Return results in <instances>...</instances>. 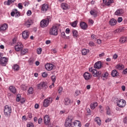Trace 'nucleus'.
<instances>
[{
  "mask_svg": "<svg viewBox=\"0 0 127 127\" xmlns=\"http://www.w3.org/2000/svg\"><path fill=\"white\" fill-rule=\"evenodd\" d=\"M52 53H54V54H55L57 52V51L56 50V49H51Z\"/></svg>",
  "mask_w": 127,
  "mask_h": 127,
  "instance_id": "680f3d73",
  "label": "nucleus"
},
{
  "mask_svg": "<svg viewBox=\"0 0 127 127\" xmlns=\"http://www.w3.org/2000/svg\"><path fill=\"white\" fill-rule=\"evenodd\" d=\"M63 91V88L62 87H60L58 90L59 94H61Z\"/></svg>",
  "mask_w": 127,
  "mask_h": 127,
  "instance_id": "864d4df0",
  "label": "nucleus"
},
{
  "mask_svg": "<svg viewBox=\"0 0 127 127\" xmlns=\"http://www.w3.org/2000/svg\"><path fill=\"white\" fill-rule=\"evenodd\" d=\"M80 26L81 27V29H83V30H86L87 28H88V25L84 22H82L80 23Z\"/></svg>",
  "mask_w": 127,
  "mask_h": 127,
  "instance_id": "412c9836",
  "label": "nucleus"
},
{
  "mask_svg": "<svg viewBox=\"0 0 127 127\" xmlns=\"http://www.w3.org/2000/svg\"><path fill=\"white\" fill-rule=\"evenodd\" d=\"M120 43H125L127 42V37H122L119 40Z\"/></svg>",
  "mask_w": 127,
  "mask_h": 127,
  "instance_id": "c756f323",
  "label": "nucleus"
},
{
  "mask_svg": "<svg viewBox=\"0 0 127 127\" xmlns=\"http://www.w3.org/2000/svg\"><path fill=\"white\" fill-rule=\"evenodd\" d=\"M115 14V15H118L119 16L122 15V14H124V11L123 10V9H117L116 11Z\"/></svg>",
  "mask_w": 127,
  "mask_h": 127,
  "instance_id": "4be33fe9",
  "label": "nucleus"
},
{
  "mask_svg": "<svg viewBox=\"0 0 127 127\" xmlns=\"http://www.w3.org/2000/svg\"><path fill=\"white\" fill-rule=\"evenodd\" d=\"M116 68L118 70H122V69H124V68H125V66L123 64H117L116 66Z\"/></svg>",
  "mask_w": 127,
  "mask_h": 127,
  "instance_id": "f704fd0d",
  "label": "nucleus"
},
{
  "mask_svg": "<svg viewBox=\"0 0 127 127\" xmlns=\"http://www.w3.org/2000/svg\"><path fill=\"white\" fill-rule=\"evenodd\" d=\"M95 121L96 123H97V125H98V126H101V119H100V118L96 117L95 119Z\"/></svg>",
  "mask_w": 127,
  "mask_h": 127,
  "instance_id": "4c0bfd02",
  "label": "nucleus"
},
{
  "mask_svg": "<svg viewBox=\"0 0 127 127\" xmlns=\"http://www.w3.org/2000/svg\"><path fill=\"white\" fill-rule=\"evenodd\" d=\"M91 38H92L94 40H96V39H97V36L95 35H92Z\"/></svg>",
  "mask_w": 127,
  "mask_h": 127,
  "instance_id": "e2e57ef3",
  "label": "nucleus"
},
{
  "mask_svg": "<svg viewBox=\"0 0 127 127\" xmlns=\"http://www.w3.org/2000/svg\"><path fill=\"white\" fill-rule=\"evenodd\" d=\"M27 127H34V125L32 123H29L27 124Z\"/></svg>",
  "mask_w": 127,
  "mask_h": 127,
  "instance_id": "09e8293b",
  "label": "nucleus"
},
{
  "mask_svg": "<svg viewBox=\"0 0 127 127\" xmlns=\"http://www.w3.org/2000/svg\"><path fill=\"white\" fill-rule=\"evenodd\" d=\"M53 102V99L52 97H48L44 100L43 106L45 108H47V107L50 105V104H52Z\"/></svg>",
  "mask_w": 127,
  "mask_h": 127,
  "instance_id": "f03ea898",
  "label": "nucleus"
},
{
  "mask_svg": "<svg viewBox=\"0 0 127 127\" xmlns=\"http://www.w3.org/2000/svg\"><path fill=\"white\" fill-rule=\"evenodd\" d=\"M51 79L52 80L53 83H55L56 81V76L55 75H52L51 76Z\"/></svg>",
  "mask_w": 127,
  "mask_h": 127,
  "instance_id": "c03bdc74",
  "label": "nucleus"
},
{
  "mask_svg": "<svg viewBox=\"0 0 127 127\" xmlns=\"http://www.w3.org/2000/svg\"><path fill=\"white\" fill-rule=\"evenodd\" d=\"M81 122L79 121H75L71 124V127H81Z\"/></svg>",
  "mask_w": 127,
  "mask_h": 127,
  "instance_id": "f3484780",
  "label": "nucleus"
},
{
  "mask_svg": "<svg viewBox=\"0 0 127 127\" xmlns=\"http://www.w3.org/2000/svg\"><path fill=\"white\" fill-rule=\"evenodd\" d=\"M83 77H84L85 80H86V81H88V80H90V79H91V78H92V74L90 73V72H85L83 74Z\"/></svg>",
  "mask_w": 127,
  "mask_h": 127,
  "instance_id": "ddd939ff",
  "label": "nucleus"
},
{
  "mask_svg": "<svg viewBox=\"0 0 127 127\" xmlns=\"http://www.w3.org/2000/svg\"><path fill=\"white\" fill-rule=\"evenodd\" d=\"M114 102L118 104V102L120 101L118 98L115 97L114 99Z\"/></svg>",
  "mask_w": 127,
  "mask_h": 127,
  "instance_id": "5fc2aeb1",
  "label": "nucleus"
},
{
  "mask_svg": "<svg viewBox=\"0 0 127 127\" xmlns=\"http://www.w3.org/2000/svg\"><path fill=\"white\" fill-rule=\"evenodd\" d=\"M127 102L126 100L124 99H119L118 102H117V106L119 107V108H125L126 107V105Z\"/></svg>",
  "mask_w": 127,
  "mask_h": 127,
  "instance_id": "6e6552de",
  "label": "nucleus"
},
{
  "mask_svg": "<svg viewBox=\"0 0 127 127\" xmlns=\"http://www.w3.org/2000/svg\"><path fill=\"white\" fill-rule=\"evenodd\" d=\"M118 21L119 23H121V21H123V17H119L118 19Z\"/></svg>",
  "mask_w": 127,
  "mask_h": 127,
  "instance_id": "69168bd1",
  "label": "nucleus"
},
{
  "mask_svg": "<svg viewBox=\"0 0 127 127\" xmlns=\"http://www.w3.org/2000/svg\"><path fill=\"white\" fill-rule=\"evenodd\" d=\"M95 69L93 68V67H90L89 68V72H91V73H92V74L94 73V71H95Z\"/></svg>",
  "mask_w": 127,
  "mask_h": 127,
  "instance_id": "6e6d98bb",
  "label": "nucleus"
},
{
  "mask_svg": "<svg viewBox=\"0 0 127 127\" xmlns=\"http://www.w3.org/2000/svg\"><path fill=\"white\" fill-rule=\"evenodd\" d=\"M54 67V65L50 63H47L45 65V68L48 71H51V70L53 69Z\"/></svg>",
  "mask_w": 127,
  "mask_h": 127,
  "instance_id": "dca6fc26",
  "label": "nucleus"
},
{
  "mask_svg": "<svg viewBox=\"0 0 127 127\" xmlns=\"http://www.w3.org/2000/svg\"><path fill=\"white\" fill-rule=\"evenodd\" d=\"M28 94H33V88L30 87L28 90Z\"/></svg>",
  "mask_w": 127,
  "mask_h": 127,
  "instance_id": "37998d69",
  "label": "nucleus"
},
{
  "mask_svg": "<svg viewBox=\"0 0 127 127\" xmlns=\"http://www.w3.org/2000/svg\"><path fill=\"white\" fill-rule=\"evenodd\" d=\"M122 31H123V28H120L114 30V32L115 33H120V32H122Z\"/></svg>",
  "mask_w": 127,
  "mask_h": 127,
  "instance_id": "ea45409f",
  "label": "nucleus"
},
{
  "mask_svg": "<svg viewBox=\"0 0 127 127\" xmlns=\"http://www.w3.org/2000/svg\"><path fill=\"white\" fill-rule=\"evenodd\" d=\"M89 46H95V43L93 42H90L89 43Z\"/></svg>",
  "mask_w": 127,
  "mask_h": 127,
  "instance_id": "0e129e2a",
  "label": "nucleus"
},
{
  "mask_svg": "<svg viewBox=\"0 0 127 127\" xmlns=\"http://www.w3.org/2000/svg\"><path fill=\"white\" fill-rule=\"evenodd\" d=\"M46 20H47V21H48L49 23V21H51V16H47Z\"/></svg>",
  "mask_w": 127,
  "mask_h": 127,
  "instance_id": "13d9d810",
  "label": "nucleus"
},
{
  "mask_svg": "<svg viewBox=\"0 0 127 127\" xmlns=\"http://www.w3.org/2000/svg\"><path fill=\"white\" fill-rule=\"evenodd\" d=\"M33 24V21L31 19L27 20L25 22L24 25L26 26V27H30V25Z\"/></svg>",
  "mask_w": 127,
  "mask_h": 127,
  "instance_id": "6ab92c4d",
  "label": "nucleus"
},
{
  "mask_svg": "<svg viewBox=\"0 0 127 127\" xmlns=\"http://www.w3.org/2000/svg\"><path fill=\"white\" fill-rule=\"evenodd\" d=\"M21 89L23 91H25V90H26V86H25V85H21Z\"/></svg>",
  "mask_w": 127,
  "mask_h": 127,
  "instance_id": "bf43d9fd",
  "label": "nucleus"
},
{
  "mask_svg": "<svg viewBox=\"0 0 127 127\" xmlns=\"http://www.w3.org/2000/svg\"><path fill=\"white\" fill-rule=\"evenodd\" d=\"M31 14V10H28V11L27 12V15H28V16H30Z\"/></svg>",
  "mask_w": 127,
  "mask_h": 127,
  "instance_id": "338daca9",
  "label": "nucleus"
},
{
  "mask_svg": "<svg viewBox=\"0 0 127 127\" xmlns=\"http://www.w3.org/2000/svg\"><path fill=\"white\" fill-rule=\"evenodd\" d=\"M22 36L23 39L26 40L29 37V33L27 30L24 31L22 33Z\"/></svg>",
  "mask_w": 127,
  "mask_h": 127,
  "instance_id": "4468645a",
  "label": "nucleus"
},
{
  "mask_svg": "<svg viewBox=\"0 0 127 127\" xmlns=\"http://www.w3.org/2000/svg\"><path fill=\"white\" fill-rule=\"evenodd\" d=\"M70 25L72 26V27H76V26H77V21H74V22L70 23Z\"/></svg>",
  "mask_w": 127,
  "mask_h": 127,
  "instance_id": "79ce46f5",
  "label": "nucleus"
},
{
  "mask_svg": "<svg viewBox=\"0 0 127 127\" xmlns=\"http://www.w3.org/2000/svg\"><path fill=\"white\" fill-rule=\"evenodd\" d=\"M97 106H98V103H97L96 102H94L90 104V108L91 109V110H95Z\"/></svg>",
  "mask_w": 127,
  "mask_h": 127,
  "instance_id": "cd10ccee",
  "label": "nucleus"
},
{
  "mask_svg": "<svg viewBox=\"0 0 127 127\" xmlns=\"http://www.w3.org/2000/svg\"><path fill=\"white\" fill-rule=\"evenodd\" d=\"M42 76L43 77V78H46V77L48 76V74H47L46 72H43L42 74Z\"/></svg>",
  "mask_w": 127,
  "mask_h": 127,
  "instance_id": "4d7b16f0",
  "label": "nucleus"
},
{
  "mask_svg": "<svg viewBox=\"0 0 127 127\" xmlns=\"http://www.w3.org/2000/svg\"><path fill=\"white\" fill-rule=\"evenodd\" d=\"M61 36L63 37V38H65V37H66V36L65 35V32H63L61 34Z\"/></svg>",
  "mask_w": 127,
  "mask_h": 127,
  "instance_id": "774afa93",
  "label": "nucleus"
},
{
  "mask_svg": "<svg viewBox=\"0 0 127 127\" xmlns=\"http://www.w3.org/2000/svg\"><path fill=\"white\" fill-rule=\"evenodd\" d=\"M94 67L95 69H101L102 68V63L101 62H96L94 65Z\"/></svg>",
  "mask_w": 127,
  "mask_h": 127,
  "instance_id": "aec40b11",
  "label": "nucleus"
},
{
  "mask_svg": "<svg viewBox=\"0 0 127 127\" xmlns=\"http://www.w3.org/2000/svg\"><path fill=\"white\" fill-rule=\"evenodd\" d=\"M15 0H8L7 1H5L4 2V4L5 5H10L12 3V2H14Z\"/></svg>",
  "mask_w": 127,
  "mask_h": 127,
  "instance_id": "c85d7f7f",
  "label": "nucleus"
},
{
  "mask_svg": "<svg viewBox=\"0 0 127 127\" xmlns=\"http://www.w3.org/2000/svg\"><path fill=\"white\" fill-rule=\"evenodd\" d=\"M9 90L10 92H11V93H13V94H15V93H16V88H15V87L12 85L9 87Z\"/></svg>",
  "mask_w": 127,
  "mask_h": 127,
  "instance_id": "a878e982",
  "label": "nucleus"
},
{
  "mask_svg": "<svg viewBox=\"0 0 127 127\" xmlns=\"http://www.w3.org/2000/svg\"><path fill=\"white\" fill-rule=\"evenodd\" d=\"M18 7L20 9H22L23 7V6H22V4L21 3H19L18 4Z\"/></svg>",
  "mask_w": 127,
  "mask_h": 127,
  "instance_id": "3c124183",
  "label": "nucleus"
},
{
  "mask_svg": "<svg viewBox=\"0 0 127 127\" xmlns=\"http://www.w3.org/2000/svg\"><path fill=\"white\" fill-rule=\"evenodd\" d=\"M49 24V23L48 21H47V20H46V19H43L40 22V26L42 28H44L45 27H47Z\"/></svg>",
  "mask_w": 127,
  "mask_h": 127,
  "instance_id": "1a4fd4ad",
  "label": "nucleus"
},
{
  "mask_svg": "<svg viewBox=\"0 0 127 127\" xmlns=\"http://www.w3.org/2000/svg\"><path fill=\"white\" fill-rule=\"evenodd\" d=\"M48 10V4L45 3L41 5V11L42 13H45L46 11Z\"/></svg>",
  "mask_w": 127,
  "mask_h": 127,
  "instance_id": "9d476101",
  "label": "nucleus"
},
{
  "mask_svg": "<svg viewBox=\"0 0 127 127\" xmlns=\"http://www.w3.org/2000/svg\"><path fill=\"white\" fill-rule=\"evenodd\" d=\"M72 33L73 34V36L74 38H77L78 37V31L76 30H72Z\"/></svg>",
  "mask_w": 127,
  "mask_h": 127,
  "instance_id": "473e14b6",
  "label": "nucleus"
},
{
  "mask_svg": "<svg viewBox=\"0 0 127 127\" xmlns=\"http://www.w3.org/2000/svg\"><path fill=\"white\" fill-rule=\"evenodd\" d=\"M109 24L112 26H114V25H116L117 24V20L115 19H111L109 21Z\"/></svg>",
  "mask_w": 127,
  "mask_h": 127,
  "instance_id": "bb28decb",
  "label": "nucleus"
},
{
  "mask_svg": "<svg viewBox=\"0 0 127 127\" xmlns=\"http://www.w3.org/2000/svg\"><path fill=\"white\" fill-rule=\"evenodd\" d=\"M10 114H11V108L8 105H6L4 109V115L6 117H10Z\"/></svg>",
  "mask_w": 127,
  "mask_h": 127,
  "instance_id": "7ed1b4c3",
  "label": "nucleus"
},
{
  "mask_svg": "<svg viewBox=\"0 0 127 127\" xmlns=\"http://www.w3.org/2000/svg\"><path fill=\"white\" fill-rule=\"evenodd\" d=\"M28 53V50L27 49H22L20 51V55L21 56H23V55H25Z\"/></svg>",
  "mask_w": 127,
  "mask_h": 127,
  "instance_id": "393cba45",
  "label": "nucleus"
},
{
  "mask_svg": "<svg viewBox=\"0 0 127 127\" xmlns=\"http://www.w3.org/2000/svg\"><path fill=\"white\" fill-rule=\"evenodd\" d=\"M16 46L23 48V45H22V43H21V42H18Z\"/></svg>",
  "mask_w": 127,
  "mask_h": 127,
  "instance_id": "a18cd8bd",
  "label": "nucleus"
},
{
  "mask_svg": "<svg viewBox=\"0 0 127 127\" xmlns=\"http://www.w3.org/2000/svg\"><path fill=\"white\" fill-rule=\"evenodd\" d=\"M108 76H109V73L107 72H106L105 73H103L101 75V79L103 81H106L108 78Z\"/></svg>",
  "mask_w": 127,
  "mask_h": 127,
  "instance_id": "b1692460",
  "label": "nucleus"
},
{
  "mask_svg": "<svg viewBox=\"0 0 127 127\" xmlns=\"http://www.w3.org/2000/svg\"><path fill=\"white\" fill-rule=\"evenodd\" d=\"M99 109L100 113H103V112H104V108H103V106H102L101 105L99 106Z\"/></svg>",
  "mask_w": 127,
  "mask_h": 127,
  "instance_id": "8fccbe9b",
  "label": "nucleus"
},
{
  "mask_svg": "<svg viewBox=\"0 0 127 127\" xmlns=\"http://www.w3.org/2000/svg\"><path fill=\"white\" fill-rule=\"evenodd\" d=\"M33 62H34V61L33 60V59L29 60V63H30V65H32V64H33Z\"/></svg>",
  "mask_w": 127,
  "mask_h": 127,
  "instance_id": "052dcab7",
  "label": "nucleus"
},
{
  "mask_svg": "<svg viewBox=\"0 0 127 127\" xmlns=\"http://www.w3.org/2000/svg\"><path fill=\"white\" fill-rule=\"evenodd\" d=\"M20 94H18L17 95V98H16V101L17 102H19V101H20Z\"/></svg>",
  "mask_w": 127,
  "mask_h": 127,
  "instance_id": "603ef678",
  "label": "nucleus"
},
{
  "mask_svg": "<svg viewBox=\"0 0 127 127\" xmlns=\"http://www.w3.org/2000/svg\"><path fill=\"white\" fill-rule=\"evenodd\" d=\"M22 48H20V47H18V46H15V49L17 52H19V51H21Z\"/></svg>",
  "mask_w": 127,
  "mask_h": 127,
  "instance_id": "a19ab883",
  "label": "nucleus"
},
{
  "mask_svg": "<svg viewBox=\"0 0 127 127\" xmlns=\"http://www.w3.org/2000/svg\"><path fill=\"white\" fill-rule=\"evenodd\" d=\"M37 87L39 90H46L47 89V83L45 81H42L38 84Z\"/></svg>",
  "mask_w": 127,
  "mask_h": 127,
  "instance_id": "20e7f679",
  "label": "nucleus"
},
{
  "mask_svg": "<svg viewBox=\"0 0 127 127\" xmlns=\"http://www.w3.org/2000/svg\"><path fill=\"white\" fill-rule=\"evenodd\" d=\"M73 117L69 116L65 120L64 126L65 127H70L72 126V121H73Z\"/></svg>",
  "mask_w": 127,
  "mask_h": 127,
  "instance_id": "39448f33",
  "label": "nucleus"
},
{
  "mask_svg": "<svg viewBox=\"0 0 127 127\" xmlns=\"http://www.w3.org/2000/svg\"><path fill=\"white\" fill-rule=\"evenodd\" d=\"M89 51H90L89 50L84 49L82 50L81 53H82V55H87V54H88V53H89Z\"/></svg>",
  "mask_w": 127,
  "mask_h": 127,
  "instance_id": "c9c22d12",
  "label": "nucleus"
},
{
  "mask_svg": "<svg viewBox=\"0 0 127 127\" xmlns=\"http://www.w3.org/2000/svg\"><path fill=\"white\" fill-rule=\"evenodd\" d=\"M8 61V59L6 57H1L0 59V64L1 65V66H6Z\"/></svg>",
  "mask_w": 127,
  "mask_h": 127,
  "instance_id": "0eeeda50",
  "label": "nucleus"
},
{
  "mask_svg": "<svg viewBox=\"0 0 127 127\" xmlns=\"http://www.w3.org/2000/svg\"><path fill=\"white\" fill-rule=\"evenodd\" d=\"M60 27V24H56L53 26L49 31L50 35H54L55 36L58 35V29H59Z\"/></svg>",
  "mask_w": 127,
  "mask_h": 127,
  "instance_id": "f257e3e1",
  "label": "nucleus"
},
{
  "mask_svg": "<svg viewBox=\"0 0 127 127\" xmlns=\"http://www.w3.org/2000/svg\"><path fill=\"white\" fill-rule=\"evenodd\" d=\"M7 27H8L7 24L6 23L3 24L0 27V31H4V30H6V29H7Z\"/></svg>",
  "mask_w": 127,
  "mask_h": 127,
  "instance_id": "5701e85b",
  "label": "nucleus"
},
{
  "mask_svg": "<svg viewBox=\"0 0 127 127\" xmlns=\"http://www.w3.org/2000/svg\"><path fill=\"white\" fill-rule=\"evenodd\" d=\"M45 124L48 125L50 124V117L48 115H45L44 117Z\"/></svg>",
  "mask_w": 127,
  "mask_h": 127,
  "instance_id": "a211bd4d",
  "label": "nucleus"
},
{
  "mask_svg": "<svg viewBox=\"0 0 127 127\" xmlns=\"http://www.w3.org/2000/svg\"><path fill=\"white\" fill-rule=\"evenodd\" d=\"M11 16H14L16 18H17L20 17V12L17 10V9L14 8L12 9L11 13Z\"/></svg>",
  "mask_w": 127,
  "mask_h": 127,
  "instance_id": "423d86ee",
  "label": "nucleus"
},
{
  "mask_svg": "<svg viewBox=\"0 0 127 127\" xmlns=\"http://www.w3.org/2000/svg\"><path fill=\"white\" fill-rule=\"evenodd\" d=\"M64 106H70L73 103V101L68 97H65L64 101Z\"/></svg>",
  "mask_w": 127,
  "mask_h": 127,
  "instance_id": "9b49d317",
  "label": "nucleus"
},
{
  "mask_svg": "<svg viewBox=\"0 0 127 127\" xmlns=\"http://www.w3.org/2000/svg\"><path fill=\"white\" fill-rule=\"evenodd\" d=\"M42 52V49H41V48H39L37 49V54H41Z\"/></svg>",
  "mask_w": 127,
  "mask_h": 127,
  "instance_id": "de8ad7c7",
  "label": "nucleus"
},
{
  "mask_svg": "<svg viewBox=\"0 0 127 127\" xmlns=\"http://www.w3.org/2000/svg\"><path fill=\"white\" fill-rule=\"evenodd\" d=\"M12 69L14 71H19V65L17 64H14L12 66Z\"/></svg>",
  "mask_w": 127,
  "mask_h": 127,
  "instance_id": "2f4dec72",
  "label": "nucleus"
},
{
  "mask_svg": "<svg viewBox=\"0 0 127 127\" xmlns=\"http://www.w3.org/2000/svg\"><path fill=\"white\" fill-rule=\"evenodd\" d=\"M111 75H112V77H116V76H118V75H119V72H118V71L114 69L112 71Z\"/></svg>",
  "mask_w": 127,
  "mask_h": 127,
  "instance_id": "72a5a7b5",
  "label": "nucleus"
},
{
  "mask_svg": "<svg viewBox=\"0 0 127 127\" xmlns=\"http://www.w3.org/2000/svg\"><path fill=\"white\" fill-rule=\"evenodd\" d=\"M106 115L108 116H111L112 115V112L111 111V109H110V107L107 106L106 107Z\"/></svg>",
  "mask_w": 127,
  "mask_h": 127,
  "instance_id": "7c9ffc66",
  "label": "nucleus"
},
{
  "mask_svg": "<svg viewBox=\"0 0 127 127\" xmlns=\"http://www.w3.org/2000/svg\"><path fill=\"white\" fill-rule=\"evenodd\" d=\"M92 74L93 77H98V78H100V77H101V75H102V71L95 69Z\"/></svg>",
  "mask_w": 127,
  "mask_h": 127,
  "instance_id": "2eb2a0df",
  "label": "nucleus"
},
{
  "mask_svg": "<svg viewBox=\"0 0 127 127\" xmlns=\"http://www.w3.org/2000/svg\"><path fill=\"white\" fill-rule=\"evenodd\" d=\"M112 3H114V0H109L106 2V5L109 6V5H111V4H112Z\"/></svg>",
  "mask_w": 127,
  "mask_h": 127,
  "instance_id": "58836bf2",
  "label": "nucleus"
},
{
  "mask_svg": "<svg viewBox=\"0 0 127 127\" xmlns=\"http://www.w3.org/2000/svg\"><path fill=\"white\" fill-rule=\"evenodd\" d=\"M80 94H81V91H80L79 90H76L74 95L75 96H76V97H78V96L80 95Z\"/></svg>",
  "mask_w": 127,
  "mask_h": 127,
  "instance_id": "49530a36",
  "label": "nucleus"
},
{
  "mask_svg": "<svg viewBox=\"0 0 127 127\" xmlns=\"http://www.w3.org/2000/svg\"><path fill=\"white\" fill-rule=\"evenodd\" d=\"M90 13L91 15H93L94 17H96V16H97L98 14L96 11L91 10L90 11Z\"/></svg>",
  "mask_w": 127,
  "mask_h": 127,
  "instance_id": "e433bc0d",
  "label": "nucleus"
},
{
  "mask_svg": "<svg viewBox=\"0 0 127 127\" xmlns=\"http://www.w3.org/2000/svg\"><path fill=\"white\" fill-rule=\"evenodd\" d=\"M61 6L62 9L64 10H67V9H69L70 7V5L65 2L62 3Z\"/></svg>",
  "mask_w": 127,
  "mask_h": 127,
  "instance_id": "f8f14e48",
  "label": "nucleus"
}]
</instances>
